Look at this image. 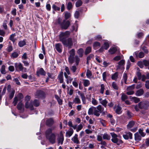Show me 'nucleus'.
Masks as SVG:
<instances>
[{
    "mask_svg": "<svg viewBox=\"0 0 149 149\" xmlns=\"http://www.w3.org/2000/svg\"><path fill=\"white\" fill-rule=\"evenodd\" d=\"M55 127H52L47 129L45 133V137L51 143L53 144L56 142V135L52 131L55 129Z\"/></svg>",
    "mask_w": 149,
    "mask_h": 149,
    "instance_id": "nucleus-1",
    "label": "nucleus"
},
{
    "mask_svg": "<svg viewBox=\"0 0 149 149\" xmlns=\"http://www.w3.org/2000/svg\"><path fill=\"white\" fill-rule=\"evenodd\" d=\"M70 54L68 57V61L70 63L72 64L75 61L76 65L77 66L79 63L80 59L77 55L74 56L75 54V50L74 49H72L69 52Z\"/></svg>",
    "mask_w": 149,
    "mask_h": 149,
    "instance_id": "nucleus-2",
    "label": "nucleus"
},
{
    "mask_svg": "<svg viewBox=\"0 0 149 149\" xmlns=\"http://www.w3.org/2000/svg\"><path fill=\"white\" fill-rule=\"evenodd\" d=\"M56 24L59 25L62 29L66 30L69 26L70 23L68 20H62V19L59 17L57 20Z\"/></svg>",
    "mask_w": 149,
    "mask_h": 149,
    "instance_id": "nucleus-3",
    "label": "nucleus"
},
{
    "mask_svg": "<svg viewBox=\"0 0 149 149\" xmlns=\"http://www.w3.org/2000/svg\"><path fill=\"white\" fill-rule=\"evenodd\" d=\"M110 134L112 137L111 140L113 142L116 143L118 145L123 143V141L121 140L118 139L117 138L118 136L116 134L112 132L110 133Z\"/></svg>",
    "mask_w": 149,
    "mask_h": 149,
    "instance_id": "nucleus-4",
    "label": "nucleus"
},
{
    "mask_svg": "<svg viewBox=\"0 0 149 149\" xmlns=\"http://www.w3.org/2000/svg\"><path fill=\"white\" fill-rule=\"evenodd\" d=\"M61 42L64 46L68 47L69 48H71L73 45L72 40L70 38H68L67 39H65Z\"/></svg>",
    "mask_w": 149,
    "mask_h": 149,
    "instance_id": "nucleus-5",
    "label": "nucleus"
},
{
    "mask_svg": "<svg viewBox=\"0 0 149 149\" xmlns=\"http://www.w3.org/2000/svg\"><path fill=\"white\" fill-rule=\"evenodd\" d=\"M14 65L16 71H24L25 72L26 71V68H24L22 64L20 63H15Z\"/></svg>",
    "mask_w": 149,
    "mask_h": 149,
    "instance_id": "nucleus-6",
    "label": "nucleus"
},
{
    "mask_svg": "<svg viewBox=\"0 0 149 149\" xmlns=\"http://www.w3.org/2000/svg\"><path fill=\"white\" fill-rule=\"evenodd\" d=\"M70 34V32L68 31H66L64 32H61L59 36L60 41H61L69 37Z\"/></svg>",
    "mask_w": 149,
    "mask_h": 149,
    "instance_id": "nucleus-7",
    "label": "nucleus"
},
{
    "mask_svg": "<svg viewBox=\"0 0 149 149\" xmlns=\"http://www.w3.org/2000/svg\"><path fill=\"white\" fill-rule=\"evenodd\" d=\"M64 140V136L62 132L61 131L57 136V141L58 143L59 144L62 145L63 144Z\"/></svg>",
    "mask_w": 149,
    "mask_h": 149,
    "instance_id": "nucleus-8",
    "label": "nucleus"
},
{
    "mask_svg": "<svg viewBox=\"0 0 149 149\" xmlns=\"http://www.w3.org/2000/svg\"><path fill=\"white\" fill-rule=\"evenodd\" d=\"M35 97L38 98H42L45 97V94L41 91H37L35 94Z\"/></svg>",
    "mask_w": 149,
    "mask_h": 149,
    "instance_id": "nucleus-9",
    "label": "nucleus"
},
{
    "mask_svg": "<svg viewBox=\"0 0 149 149\" xmlns=\"http://www.w3.org/2000/svg\"><path fill=\"white\" fill-rule=\"evenodd\" d=\"M33 104V101H31L30 103L28 102H26L25 105V108L26 109H29L31 110H33L34 108Z\"/></svg>",
    "mask_w": 149,
    "mask_h": 149,
    "instance_id": "nucleus-10",
    "label": "nucleus"
},
{
    "mask_svg": "<svg viewBox=\"0 0 149 149\" xmlns=\"http://www.w3.org/2000/svg\"><path fill=\"white\" fill-rule=\"evenodd\" d=\"M125 64V61L124 60H121L118 63V65L117 66V69H123L124 68V66Z\"/></svg>",
    "mask_w": 149,
    "mask_h": 149,
    "instance_id": "nucleus-11",
    "label": "nucleus"
},
{
    "mask_svg": "<svg viewBox=\"0 0 149 149\" xmlns=\"http://www.w3.org/2000/svg\"><path fill=\"white\" fill-rule=\"evenodd\" d=\"M123 137L126 140L128 139H132V134L130 132H125V134L123 135Z\"/></svg>",
    "mask_w": 149,
    "mask_h": 149,
    "instance_id": "nucleus-12",
    "label": "nucleus"
},
{
    "mask_svg": "<svg viewBox=\"0 0 149 149\" xmlns=\"http://www.w3.org/2000/svg\"><path fill=\"white\" fill-rule=\"evenodd\" d=\"M17 108L21 112H23L24 111V107L23 104L22 102H19L17 105Z\"/></svg>",
    "mask_w": 149,
    "mask_h": 149,
    "instance_id": "nucleus-13",
    "label": "nucleus"
},
{
    "mask_svg": "<svg viewBox=\"0 0 149 149\" xmlns=\"http://www.w3.org/2000/svg\"><path fill=\"white\" fill-rule=\"evenodd\" d=\"M71 140L73 143L76 144L80 143V142L78 139V135L75 134L74 136L72 138Z\"/></svg>",
    "mask_w": 149,
    "mask_h": 149,
    "instance_id": "nucleus-14",
    "label": "nucleus"
},
{
    "mask_svg": "<svg viewBox=\"0 0 149 149\" xmlns=\"http://www.w3.org/2000/svg\"><path fill=\"white\" fill-rule=\"evenodd\" d=\"M58 79L59 80V82L60 83H63V72H61L58 74Z\"/></svg>",
    "mask_w": 149,
    "mask_h": 149,
    "instance_id": "nucleus-15",
    "label": "nucleus"
},
{
    "mask_svg": "<svg viewBox=\"0 0 149 149\" xmlns=\"http://www.w3.org/2000/svg\"><path fill=\"white\" fill-rule=\"evenodd\" d=\"M64 75L65 78L66 79V83L68 84L71 83L73 80V78L68 76L65 72H64Z\"/></svg>",
    "mask_w": 149,
    "mask_h": 149,
    "instance_id": "nucleus-16",
    "label": "nucleus"
},
{
    "mask_svg": "<svg viewBox=\"0 0 149 149\" xmlns=\"http://www.w3.org/2000/svg\"><path fill=\"white\" fill-rule=\"evenodd\" d=\"M55 49L59 53H61L62 50V46L61 44L58 43L55 44Z\"/></svg>",
    "mask_w": 149,
    "mask_h": 149,
    "instance_id": "nucleus-17",
    "label": "nucleus"
},
{
    "mask_svg": "<svg viewBox=\"0 0 149 149\" xmlns=\"http://www.w3.org/2000/svg\"><path fill=\"white\" fill-rule=\"evenodd\" d=\"M54 122L53 118H50L47 119L46 121V125L48 126H51L54 123Z\"/></svg>",
    "mask_w": 149,
    "mask_h": 149,
    "instance_id": "nucleus-18",
    "label": "nucleus"
},
{
    "mask_svg": "<svg viewBox=\"0 0 149 149\" xmlns=\"http://www.w3.org/2000/svg\"><path fill=\"white\" fill-rule=\"evenodd\" d=\"M78 93L81 97L83 104H85L86 103V98L84 94L83 93H80V92L79 91L78 92Z\"/></svg>",
    "mask_w": 149,
    "mask_h": 149,
    "instance_id": "nucleus-19",
    "label": "nucleus"
},
{
    "mask_svg": "<svg viewBox=\"0 0 149 149\" xmlns=\"http://www.w3.org/2000/svg\"><path fill=\"white\" fill-rule=\"evenodd\" d=\"M74 131L72 128H70L69 130L66 132L65 136L66 137H70L73 134Z\"/></svg>",
    "mask_w": 149,
    "mask_h": 149,
    "instance_id": "nucleus-20",
    "label": "nucleus"
},
{
    "mask_svg": "<svg viewBox=\"0 0 149 149\" xmlns=\"http://www.w3.org/2000/svg\"><path fill=\"white\" fill-rule=\"evenodd\" d=\"M37 74L38 76H39V74L45 75V72L42 68H40L37 71Z\"/></svg>",
    "mask_w": 149,
    "mask_h": 149,
    "instance_id": "nucleus-21",
    "label": "nucleus"
},
{
    "mask_svg": "<svg viewBox=\"0 0 149 149\" xmlns=\"http://www.w3.org/2000/svg\"><path fill=\"white\" fill-rule=\"evenodd\" d=\"M141 136L137 132L134 134V139L135 141H139L141 140Z\"/></svg>",
    "mask_w": 149,
    "mask_h": 149,
    "instance_id": "nucleus-22",
    "label": "nucleus"
},
{
    "mask_svg": "<svg viewBox=\"0 0 149 149\" xmlns=\"http://www.w3.org/2000/svg\"><path fill=\"white\" fill-rule=\"evenodd\" d=\"M144 93V91L143 89H141L138 90L136 92L135 95L137 96H139L143 95Z\"/></svg>",
    "mask_w": 149,
    "mask_h": 149,
    "instance_id": "nucleus-23",
    "label": "nucleus"
},
{
    "mask_svg": "<svg viewBox=\"0 0 149 149\" xmlns=\"http://www.w3.org/2000/svg\"><path fill=\"white\" fill-rule=\"evenodd\" d=\"M135 54L136 58H137L138 57L139 58H143L144 57L145 55L142 52H140L138 54L137 53L135 52Z\"/></svg>",
    "mask_w": 149,
    "mask_h": 149,
    "instance_id": "nucleus-24",
    "label": "nucleus"
},
{
    "mask_svg": "<svg viewBox=\"0 0 149 149\" xmlns=\"http://www.w3.org/2000/svg\"><path fill=\"white\" fill-rule=\"evenodd\" d=\"M117 50L116 47H111L109 50V52L110 54H114Z\"/></svg>",
    "mask_w": 149,
    "mask_h": 149,
    "instance_id": "nucleus-25",
    "label": "nucleus"
},
{
    "mask_svg": "<svg viewBox=\"0 0 149 149\" xmlns=\"http://www.w3.org/2000/svg\"><path fill=\"white\" fill-rule=\"evenodd\" d=\"M100 46V42H94L93 45V47L95 49H96L99 48Z\"/></svg>",
    "mask_w": 149,
    "mask_h": 149,
    "instance_id": "nucleus-26",
    "label": "nucleus"
},
{
    "mask_svg": "<svg viewBox=\"0 0 149 149\" xmlns=\"http://www.w3.org/2000/svg\"><path fill=\"white\" fill-rule=\"evenodd\" d=\"M95 109V107L92 106L89 108L88 111V114L89 115H92L93 113L94 109Z\"/></svg>",
    "mask_w": 149,
    "mask_h": 149,
    "instance_id": "nucleus-27",
    "label": "nucleus"
},
{
    "mask_svg": "<svg viewBox=\"0 0 149 149\" xmlns=\"http://www.w3.org/2000/svg\"><path fill=\"white\" fill-rule=\"evenodd\" d=\"M75 104H79L81 103L80 99L78 95H76L73 100Z\"/></svg>",
    "mask_w": 149,
    "mask_h": 149,
    "instance_id": "nucleus-28",
    "label": "nucleus"
},
{
    "mask_svg": "<svg viewBox=\"0 0 149 149\" xmlns=\"http://www.w3.org/2000/svg\"><path fill=\"white\" fill-rule=\"evenodd\" d=\"M83 53L84 50L82 48L79 49L77 51V53L80 57H82L83 56Z\"/></svg>",
    "mask_w": 149,
    "mask_h": 149,
    "instance_id": "nucleus-29",
    "label": "nucleus"
},
{
    "mask_svg": "<svg viewBox=\"0 0 149 149\" xmlns=\"http://www.w3.org/2000/svg\"><path fill=\"white\" fill-rule=\"evenodd\" d=\"M135 124V122L133 121H131L129 122L127 125V128L130 129Z\"/></svg>",
    "mask_w": 149,
    "mask_h": 149,
    "instance_id": "nucleus-30",
    "label": "nucleus"
},
{
    "mask_svg": "<svg viewBox=\"0 0 149 149\" xmlns=\"http://www.w3.org/2000/svg\"><path fill=\"white\" fill-rule=\"evenodd\" d=\"M115 110L116 113L118 114H120L121 113V108L118 106L115 108Z\"/></svg>",
    "mask_w": 149,
    "mask_h": 149,
    "instance_id": "nucleus-31",
    "label": "nucleus"
},
{
    "mask_svg": "<svg viewBox=\"0 0 149 149\" xmlns=\"http://www.w3.org/2000/svg\"><path fill=\"white\" fill-rule=\"evenodd\" d=\"M131 100L134 102L135 103H137L140 101L139 98L136 97H131L130 98Z\"/></svg>",
    "mask_w": 149,
    "mask_h": 149,
    "instance_id": "nucleus-32",
    "label": "nucleus"
},
{
    "mask_svg": "<svg viewBox=\"0 0 149 149\" xmlns=\"http://www.w3.org/2000/svg\"><path fill=\"white\" fill-rule=\"evenodd\" d=\"M97 109L99 111L100 113H102V112H104V108L102 107L101 105H98L96 107Z\"/></svg>",
    "mask_w": 149,
    "mask_h": 149,
    "instance_id": "nucleus-33",
    "label": "nucleus"
},
{
    "mask_svg": "<svg viewBox=\"0 0 149 149\" xmlns=\"http://www.w3.org/2000/svg\"><path fill=\"white\" fill-rule=\"evenodd\" d=\"M55 97L57 100L58 104L60 105H61L62 104V100L61 99V98L59 97L57 95H55Z\"/></svg>",
    "mask_w": 149,
    "mask_h": 149,
    "instance_id": "nucleus-34",
    "label": "nucleus"
},
{
    "mask_svg": "<svg viewBox=\"0 0 149 149\" xmlns=\"http://www.w3.org/2000/svg\"><path fill=\"white\" fill-rule=\"evenodd\" d=\"M84 85L85 87H87L90 84V82L87 79L83 80Z\"/></svg>",
    "mask_w": 149,
    "mask_h": 149,
    "instance_id": "nucleus-35",
    "label": "nucleus"
},
{
    "mask_svg": "<svg viewBox=\"0 0 149 149\" xmlns=\"http://www.w3.org/2000/svg\"><path fill=\"white\" fill-rule=\"evenodd\" d=\"M100 92L102 94H103L105 89V86L104 84H102L100 85Z\"/></svg>",
    "mask_w": 149,
    "mask_h": 149,
    "instance_id": "nucleus-36",
    "label": "nucleus"
},
{
    "mask_svg": "<svg viewBox=\"0 0 149 149\" xmlns=\"http://www.w3.org/2000/svg\"><path fill=\"white\" fill-rule=\"evenodd\" d=\"M103 138L104 139L109 140L110 139L111 136L110 135H108L107 134L105 133L103 135Z\"/></svg>",
    "mask_w": 149,
    "mask_h": 149,
    "instance_id": "nucleus-37",
    "label": "nucleus"
},
{
    "mask_svg": "<svg viewBox=\"0 0 149 149\" xmlns=\"http://www.w3.org/2000/svg\"><path fill=\"white\" fill-rule=\"evenodd\" d=\"M143 62L144 65L147 67V68L149 70V60H143Z\"/></svg>",
    "mask_w": 149,
    "mask_h": 149,
    "instance_id": "nucleus-38",
    "label": "nucleus"
},
{
    "mask_svg": "<svg viewBox=\"0 0 149 149\" xmlns=\"http://www.w3.org/2000/svg\"><path fill=\"white\" fill-rule=\"evenodd\" d=\"M143 130L142 129H140L139 130L138 132L139 133V134L141 136V137H144L146 135V134L143 132Z\"/></svg>",
    "mask_w": 149,
    "mask_h": 149,
    "instance_id": "nucleus-39",
    "label": "nucleus"
},
{
    "mask_svg": "<svg viewBox=\"0 0 149 149\" xmlns=\"http://www.w3.org/2000/svg\"><path fill=\"white\" fill-rule=\"evenodd\" d=\"M0 71L2 74H6V72L5 70V67L4 65H3L2 66L0 69Z\"/></svg>",
    "mask_w": 149,
    "mask_h": 149,
    "instance_id": "nucleus-40",
    "label": "nucleus"
},
{
    "mask_svg": "<svg viewBox=\"0 0 149 149\" xmlns=\"http://www.w3.org/2000/svg\"><path fill=\"white\" fill-rule=\"evenodd\" d=\"M100 113L95 107V109H94L93 114L95 116L98 117L100 116Z\"/></svg>",
    "mask_w": 149,
    "mask_h": 149,
    "instance_id": "nucleus-41",
    "label": "nucleus"
},
{
    "mask_svg": "<svg viewBox=\"0 0 149 149\" xmlns=\"http://www.w3.org/2000/svg\"><path fill=\"white\" fill-rule=\"evenodd\" d=\"M26 44V42H25V40H24L21 41L18 43V45L20 47H23Z\"/></svg>",
    "mask_w": 149,
    "mask_h": 149,
    "instance_id": "nucleus-42",
    "label": "nucleus"
},
{
    "mask_svg": "<svg viewBox=\"0 0 149 149\" xmlns=\"http://www.w3.org/2000/svg\"><path fill=\"white\" fill-rule=\"evenodd\" d=\"M33 103L35 107H38L39 105L40 102L39 101L37 100H35L33 101Z\"/></svg>",
    "mask_w": 149,
    "mask_h": 149,
    "instance_id": "nucleus-43",
    "label": "nucleus"
},
{
    "mask_svg": "<svg viewBox=\"0 0 149 149\" xmlns=\"http://www.w3.org/2000/svg\"><path fill=\"white\" fill-rule=\"evenodd\" d=\"M91 51V48L90 47H88L86 49L85 54H87L89 53Z\"/></svg>",
    "mask_w": 149,
    "mask_h": 149,
    "instance_id": "nucleus-44",
    "label": "nucleus"
},
{
    "mask_svg": "<svg viewBox=\"0 0 149 149\" xmlns=\"http://www.w3.org/2000/svg\"><path fill=\"white\" fill-rule=\"evenodd\" d=\"M107 102H108L107 100L106 99H105L103 100L102 102H100V104L106 107L107 106Z\"/></svg>",
    "mask_w": 149,
    "mask_h": 149,
    "instance_id": "nucleus-45",
    "label": "nucleus"
},
{
    "mask_svg": "<svg viewBox=\"0 0 149 149\" xmlns=\"http://www.w3.org/2000/svg\"><path fill=\"white\" fill-rule=\"evenodd\" d=\"M118 76L117 72H116L112 75L111 79L113 80H116L117 79Z\"/></svg>",
    "mask_w": 149,
    "mask_h": 149,
    "instance_id": "nucleus-46",
    "label": "nucleus"
},
{
    "mask_svg": "<svg viewBox=\"0 0 149 149\" xmlns=\"http://www.w3.org/2000/svg\"><path fill=\"white\" fill-rule=\"evenodd\" d=\"M92 103L94 105H96L98 104V102L94 98H92L91 101Z\"/></svg>",
    "mask_w": 149,
    "mask_h": 149,
    "instance_id": "nucleus-47",
    "label": "nucleus"
},
{
    "mask_svg": "<svg viewBox=\"0 0 149 149\" xmlns=\"http://www.w3.org/2000/svg\"><path fill=\"white\" fill-rule=\"evenodd\" d=\"M123 57V56L122 55L116 56L113 58V59L116 61H118L122 59Z\"/></svg>",
    "mask_w": 149,
    "mask_h": 149,
    "instance_id": "nucleus-48",
    "label": "nucleus"
},
{
    "mask_svg": "<svg viewBox=\"0 0 149 149\" xmlns=\"http://www.w3.org/2000/svg\"><path fill=\"white\" fill-rule=\"evenodd\" d=\"M137 64L141 68H143L144 67V64L143 61H138L137 63Z\"/></svg>",
    "mask_w": 149,
    "mask_h": 149,
    "instance_id": "nucleus-49",
    "label": "nucleus"
},
{
    "mask_svg": "<svg viewBox=\"0 0 149 149\" xmlns=\"http://www.w3.org/2000/svg\"><path fill=\"white\" fill-rule=\"evenodd\" d=\"M18 55V54L17 52H15L12 54L11 56L12 58H17Z\"/></svg>",
    "mask_w": 149,
    "mask_h": 149,
    "instance_id": "nucleus-50",
    "label": "nucleus"
},
{
    "mask_svg": "<svg viewBox=\"0 0 149 149\" xmlns=\"http://www.w3.org/2000/svg\"><path fill=\"white\" fill-rule=\"evenodd\" d=\"M103 47L105 49L107 50L109 47V45L108 42H104Z\"/></svg>",
    "mask_w": 149,
    "mask_h": 149,
    "instance_id": "nucleus-51",
    "label": "nucleus"
},
{
    "mask_svg": "<svg viewBox=\"0 0 149 149\" xmlns=\"http://www.w3.org/2000/svg\"><path fill=\"white\" fill-rule=\"evenodd\" d=\"M15 93V90H13L11 93L10 94L9 97L10 99H11L13 97Z\"/></svg>",
    "mask_w": 149,
    "mask_h": 149,
    "instance_id": "nucleus-52",
    "label": "nucleus"
},
{
    "mask_svg": "<svg viewBox=\"0 0 149 149\" xmlns=\"http://www.w3.org/2000/svg\"><path fill=\"white\" fill-rule=\"evenodd\" d=\"M15 36V33L12 34L9 37V39L11 41L14 42L15 41V40L14 39V37Z\"/></svg>",
    "mask_w": 149,
    "mask_h": 149,
    "instance_id": "nucleus-53",
    "label": "nucleus"
},
{
    "mask_svg": "<svg viewBox=\"0 0 149 149\" xmlns=\"http://www.w3.org/2000/svg\"><path fill=\"white\" fill-rule=\"evenodd\" d=\"M82 2L80 0L78 1L76 3L75 5L76 7H78L81 6L82 4Z\"/></svg>",
    "mask_w": 149,
    "mask_h": 149,
    "instance_id": "nucleus-54",
    "label": "nucleus"
},
{
    "mask_svg": "<svg viewBox=\"0 0 149 149\" xmlns=\"http://www.w3.org/2000/svg\"><path fill=\"white\" fill-rule=\"evenodd\" d=\"M123 79L125 83H126V82L127 79V75L126 73H124L123 74Z\"/></svg>",
    "mask_w": 149,
    "mask_h": 149,
    "instance_id": "nucleus-55",
    "label": "nucleus"
},
{
    "mask_svg": "<svg viewBox=\"0 0 149 149\" xmlns=\"http://www.w3.org/2000/svg\"><path fill=\"white\" fill-rule=\"evenodd\" d=\"M52 8L55 11L59 10L60 8L56 6L55 5L53 4L52 6Z\"/></svg>",
    "mask_w": 149,
    "mask_h": 149,
    "instance_id": "nucleus-56",
    "label": "nucleus"
},
{
    "mask_svg": "<svg viewBox=\"0 0 149 149\" xmlns=\"http://www.w3.org/2000/svg\"><path fill=\"white\" fill-rule=\"evenodd\" d=\"M70 70L74 73L76 72L77 68L75 65H73L70 68Z\"/></svg>",
    "mask_w": 149,
    "mask_h": 149,
    "instance_id": "nucleus-57",
    "label": "nucleus"
},
{
    "mask_svg": "<svg viewBox=\"0 0 149 149\" xmlns=\"http://www.w3.org/2000/svg\"><path fill=\"white\" fill-rule=\"evenodd\" d=\"M86 75L88 78H90L92 75V73L91 71L89 70H88L86 73Z\"/></svg>",
    "mask_w": 149,
    "mask_h": 149,
    "instance_id": "nucleus-58",
    "label": "nucleus"
},
{
    "mask_svg": "<svg viewBox=\"0 0 149 149\" xmlns=\"http://www.w3.org/2000/svg\"><path fill=\"white\" fill-rule=\"evenodd\" d=\"M112 86L113 88L115 90H118V87L115 82H113L112 84Z\"/></svg>",
    "mask_w": 149,
    "mask_h": 149,
    "instance_id": "nucleus-59",
    "label": "nucleus"
},
{
    "mask_svg": "<svg viewBox=\"0 0 149 149\" xmlns=\"http://www.w3.org/2000/svg\"><path fill=\"white\" fill-rule=\"evenodd\" d=\"M70 16V13L68 12H66L65 14V17L66 19L69 18Z\"/></svg>",
    "mask_w": 149,
    "mask_h": 149,
    "instance_id": "nucleus-60",
    "label": "nucleus"
},
{
    "mask_svg": "<svg viewBox=\"0 0 149 149\" xmlns=\"http://www.w3.org/2000/svg\"><path fill=\"white\" fill-rule=\"evenodd\" d=\"M83 127V126L81 124H80L79 125H78V126L77 127V128L76 129V131L77 132H79V131H80V130H81L82 129Z\"/></svg>",
    "mask_w": 149,
    "mask_h": 149,
    "instance_id": "nucleus-61",
    "label": "nucleus"
},
{
    "mask_svg": "<svg viewBox=\"0 0 149 149\" xmlns=\"http://www.w3.org/2000/svg\"><path fill=\"white\" fill-rule=\"evenodd\" d=\"M18 101V98L17 97H15L14 99V101L13 102V103L14 106H15L17 104V102Z\"/></svg>",
    "mask_w": 149,
    "mask_h": 149,
    "instance_id": "nucleus-62",
    "label": "nucleus"
},
{
    "mask_svg": "<svg viewBox=\"0 0 149 149\" xmlns=\"http://www.w3.org/2000/svg\"><path fill=\"white\" fill-rule=\"evenodd\" d=\"M72 7V5L71 2H69L67 5V8L68 10H70Z\"/></svg>",
    "mask_w": 149,
    "mask_h": 149,
    "instance_id": "nucleus-63",
    "label": "nucleus"
},
{
    "mask_svg": "<svg viewBox=\"0 0 149 149\" xmlns=\"http://www.w3.org/2000/svg\"><path fill=\"white\" fill-rule=\"evenodd\" d=\"M145 83V86L146 88L149 89V80L146 81Z\"/></svg>",
    "mask_w": 149,
    "mask_h": 149,
    "instance_id": "nucleus-64",
    "label": "nucleus"
}]
</instances>
